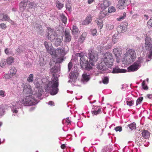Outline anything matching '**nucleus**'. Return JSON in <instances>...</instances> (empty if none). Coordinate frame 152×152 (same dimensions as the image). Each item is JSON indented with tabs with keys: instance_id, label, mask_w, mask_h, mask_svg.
I'll use <instances>...</instances> for the list:
<instances>
[{
	"instance_id": "1",
	"label": "nucleus",
	"mask_w": 152,
	"mask_h": 152,
	"mask_svg": "<svg viewBox=\"0 0 152 152\" xmlns=\"http://www.w3.org/2000/svg\"><path fill=\"white\" fill-rule=\"evenodd\" d=\"M77 56L80 57V63L81 67L86 70H89L91 69L92 66H95L98 59V54L96 51L92 48L88 50V58L89 61L86 60L85 57L83 56L82 53H78Z\"/></svg>"
},
{
	"instance_id": "2",
	"label": "nucleus",
	"mask_w": 152,
	"mask_h": 152,
	"mask_svg": "<svg viewBox=\"0 0 152 152\" xmlns=\"http://www.w3.org/2000/svg\"><path fill=\"white\" fill-rule=\"evenodd\" d=\"M55 66H52L50 69V72L53 73V76L54 77L52 81H49L48 84L45 86V89L46 91L53 95L56 94L58 92V78L56 75L55 74L59 71V64L55 63Z\"/></svg>"
},
{
	"instance_id": "3",
	"label": "nucleus",
	"mask_w": 152,
	"mask_h": 152,
	"mask_svg": "<svg viewBox=\"0 0 152 152\" xmlns=\"http://www.w3.org/2000/svg\"><path fill=\"white\" fill-rule=\"evenodd\" d=\"M101 60L108 65V68L112 66L114 61L112 54L109 52L105 53Z\"/></svg>"
},
{
	"instance_id": "4",
	"label": "nucleus",
	"mask_w": 152,
	"mask_h": 152,
	"mask_svg": "<svg viewBox=\"0 0 152 152\" xmlns=\"http://www.w3.org/2000/svg\"><path fill=\"white\" fill-rule=\"evenodd\" d=\"M22 104L25 106H31L38 103L37 100L32 96H26L21 101Z\"/></svg>"
},
{
	"instance_id": "5",
	"label": "nucleus",
	"mask_w": 152,
	"mask_h": 152,
	"mask_svg": "<svg viewBox=\"0 0 152 152\" xmlns=\"http://www.w3.org/2000/svg\"><path fill=\"white\" fill-rule=\"evenodd\" d=\"M79 71L77 67L75 66L72 68L71 72L69 75V78L70 79L68 81L69 83L72 82L73 80L75 81L79 76Z\"/></svg>"
},
{
	"instance_id": "6",
	"label": "nucleus",
	"mask_w": 152,
	"mask_h": 152,
	"mask_svg": "<svg viewBox=\"0 0 152 152\" xmlns=\"http://www.w3.org/2000/svg\"><path fill=\"white\" fill-rule=\"evenodd\" d=\"M136 54L135 51L133 49L128 50L127 56H125V59L127 61V63H130L133 61V60L136 58Z\"/></svg>"
},
{
	"instance_id": "7",
	"label": "nucleus",
	"mask_w": 152,
	"mask_h": 152,
	"mask_svg": "<svg viewBox=\"0 0 152 152\" xmlns=\"http://www.w3.org/2000/svg\"><path fill=\"white\" fill-rule=\"evenodd\" d=\"M145 48L146 50H150V53L149 56V58H151L152 56V40L151 38L147 37L145 39Z\"/></svg>"
},
{
	"instance_id": "8",
	"label": "nucleus",
	"mask_w": 152,
	"mask_h": 152,
	"mask_svg": "<svg viewBox=\"0 0 152 152\" xmlns=\"http://www.w3.org/2000/svg\"><path fill=\"white\" fill-rule=\"evenodd\" d=\"M48 38L50 41L52 42L58 36L57 33L53 30L49 28L48 31Z\"/></svg>"
},
{
	"instance_id": "9",
	"label": "nucleus",
	"mask_w": 152,
	"mask_h": 152,
	"mask_svg": "<svg viewBox=\"0 0 152 152\" xmlns=\"http://www.w3.org/2000/svg\"><path fill=\"white\" fill-rule=\"evenodd\" d=\"M68 50V47L67 46H64V48H58L57 49L54 50V52L53 55L54 56V57H56L58 55L59 53L60 55H62L63 53H65Z\"/></svg>"
},
{
	"instance_id": "10",
	"label": "nucleus",
	"mask_w": 152,
	"mask_h": 152,
	"mask_svg": "<svg viewBox=\"0 0 152 152\" xmlns=\"http://www.w3.org/2000/svg\"><path fill=\"white\" fill-rule=\"evenodd\" d=\"M130 0H119L117 5V7L119 9H123L126 6L130 4Z\"/></svg>"
},
{
	"instance_id": "11",
	"label": "nucleus",
	"mask_w": 152,
	"mask_h": 152,
	"mask_svg": "<svg viewBox=\"0 0 152 152\" xmlns=\"http://www.w3.org/2000/svg\"><path fill=\"white\" fill-rule=\"evenodd\" d=\"M44 45L47 52L50 53L51 55H53L54 52V49L50 43L48 42L47 41H45L44 42Z\"/></svg>"
},
{
	"instance_id": "12",
	"label": "nucleus",
	"mask_w": 152,
	"mask_h": 152,
	"mask_svg": "<svg viewBox=\"0 0 152 152\" xmlns=\"http://www.w3.org/2000/svg\"><path fill=\"white\" fill-rule=\"evenodd\" d=\"M108 67V65L105 62L102 61H101L100 63L97 65V68L99 70L103 71H106L107 69V67Z\"/></svg>"
},
{
	"instance_id": "13",
	"label": "nucleus",
	"mask_w": 152,
	"mask_h": 152,
	"mask_svg": "<svg viewBox=\"0 0 152 152\" xmlns=\"http://www.w3.org/2000/svg\"><path fill=\"white\" fill-rule=\"evenodd\" d=\"M23 92L28 96H30L32 94V91L31 86L29 85H25L24 86Z\"/></svg>"
},
{
	"instance_id": "14",
	"label": "nucleus",
	"mask_w": 152,
	"mask_h": 152,
	"mask_svg": "<svg viewBox=\"0 0 152 152\" xmlns=\"http://www.w3.org/2000/svg\"><path fill=\"white\" fill-rule=\"evenodd\" d=\"M63 38L62 36H58L53 40L54 45L58 47L61 45L63 40Z\"/></svg>"
},
{
	"instance_id": "15",
	"label": "nucleus",
	"mask_w": 152,
	"mask_h": 152,
	"mask_svg": "<svg viewBox=\"0 0 152 152\" xmlns=\"http://www.w3.org/2000/svg\"><path fill=\"white\" fill-rule=\"evenodd\" d=\"M28 0H24L22 1L20 3V10L22 11L25 10L26 9V7L27 5Z\"/></svg>"
},
{
	"instance_id": "16",
	"label": "nucleus",
	"mask_w": 152,
	"mask_h": 152,
	"mask_svg": "<svg viewBox=\"0 0 152 152\" xmlns=\"http://www.w3.org/2000/svg\"><path fill=\"white\" fill-rule=\"evenodd\" d=\"M140 67L134 63L132 65L128 68L129 72H134L136 71Z\"/></svg>"
},
{
	"instance_id": "17",
	"label": "nucleus",
	"mask_w": 152,
	"mask_h": 152,
	"mask_svg": "<svg viewBox=\"0 0 152 152\" xmlns=\"http://www.w3.org/2000/svg\"><path fill=\"white\" fill-rule=\"evenodd\" d=\"M65 42H69L71 39V36L68 31L65 30L64 32Z\"/></svg>"
},
{
	"instance_id": "18",
	"label": "nucleus",
	"mask_w": 152,
	"mask_h": 152,
	"mask_svg": "<svg viewBox=\"0 0 152 152\" xmlns=\"http://www.w3.org/2000/svg\"><path fill=\"white\" fill-rule=\"evenodd\" d=\"M90 79V75L87 74H84L82 75L81 80L83 83H85L88 81Z\"/></svg>"
},
{
	"instance_id": "19",
	"label": "nucleus",
	"mask_w": 152,
	"mask_h": 152,
	"mask_svg": "<svg viewBox=\"0 0 152 152\" xmlns=\"http://www.w3.org/2000/svg\"><path fill=\"white\" fill-rule=\"evenodd\" d=\"M110 3L107 0H104L103 3L101 4V7L102 10H105L106 8L109 6Z\"/></svg>"
},
{
	"instance_id": "20",
	"label": "nucleus",
	"mask_w": 152,
	"mask_h": 152,
	"mask_svg": "<svg viewBox=\"0 0 152 152\" xmlns=\"http://www.w3.org/2000/svg\"><path fill=\"white\" fill-rule=\"evenodd\" d=\"M126 70L124 69H121L118 68V67H115L113 68L112 72L113 73H124L126 72Z\"/></svg>"
},
{
	"instance_id": "21",
	"label": "nucleus",
	"mask_w": 152,
	"mask_h": 152,
	"mask_svg": "<svg viewBox=\"0 0 152 152\" xmlns=\"http://www.w3.org/2000/svg\"><path fill=\"white\" fill-rule=\"evenodd\" d=\"M121 49L117 48L113 49V53L116 58H119L121 56Z\"/></svg>"
},
{
	"instance_id": "22",
	"label": "nucleus",
	"mask_w": 152,
	"mask_h": 152,
	"mask_svg": "<svg viewBox=\"0 0 152 152\" xmlns=\"http://www.w3.org/2000/svg\"><path fill=\"white\" fill-rule=\"evenodd\" d=\"M91 15H89L87 16L86 19L84 20L83 24L84 25L88 24L91 22Z\"/></svg>"
},
{
	"instance_id": "23",
	"label": "nucleus",
	"mask_w": 152,
	"mask_h": 152,
	"mask_svg": "<svg viewBox=\"0 0 152 152\" xmlns=\"http://www.w3.org/2000/svg\"><path fill=\"white\" fill-rule=\"evenodd\" d=\"M17 70L14 67L12 68L10 70V74L9 76V77L8 78H11L13 75H15L16 72Z\"/></svg>"
},
{
	"instance_id": "24",
	"label": "nucleus",
	"mask_w": 152,
	"mask_h": 152,
	"mask_svg": "<svg viewBox=\"0 0 152 152\" xmlns=\"http://www.w3.org/2000/svg\"><path fill=\"white\" fill-rule=\"evenodd\" d=\"M142 134V136L146 139L150 137V133L147 130H144Z\"/></svg>"
},
{
	"instance_id": "25",
	"label": "nucleus",
	"mask_w": 152,
	"mask_h": 152,
	"mask_svg": "<svg viewBox=\"0 0 152 152\" xmlns=\"http://www.w3.org/2000/svg\"><path fill=\"white\" fill-rule=\"evenodd\" d=\"M9 19L8 16L4 14H0V20L2 21H6Z\"/></svg>"
},
{
	"instance_id": "26",
	"label": "nucleus",
	"mask_w": 152,
	"mask_h": 152,
	"mask_svg": "<svg viewBox=\"0 0 152 152\" xmlns=\"http://www.w3.org/2000/svg\"><path fill=\"white\" fill-rule=\"evenodd\" d=\"M79 32V31L77 26H73L72 30V34L75 35H76L78 34Z\"/></svg>"
},
{
	"instance_id": "27",
	"label": "nucleus",
	"mask_w": 152,
	"mask_h": 152,
	"mask_svg": "<svg viewBox=\"0 0 152 152\" xmlns=\"http://www.w3.org/2000/svg\"><path fill=\"white\" fill-rule=\"evenodd\" d=\"M101 108L100 107L97 110H92L91 112L92 114L95 115H97L98 114L101 113Z\"/></svg>"
},
{
	"instance_id": "28",
	"label": "nucleus",
	"mask_w": 152,
	"mask_h": 152,
	"mask_svg": "<svg viewBox=\"0 0 152 152\" xmlns=\"http://www.w3.org/2000/svg\"><path fill=\"white\" fill-rule=\"evenodd\" d=\"M127 126L131 130H135L136 128V124L135 123H133L130 124L128 125Z\"/></svg>"
},
{
	"instance_id": "29",
	"label": "nucleus",
	"mask_w": 152,
	"mask_h": 152,
	"mask_svg": "<svg viewBox=\"0 0 152 152\" xmlns=\"http://www.w3.org/2000/svg\"><path fill=\"white\" fill-rule=\"evenodd\" d=\"M43 92V90L41 89L40 90H38L36 91L35 95L38 98H40L41 97Z\"/></svg>"
},
{
	"instance_id": "30",
	"label": "nucleus",
	"mask_w": 152,
	"mask_h": 152,
	"mask_svg": "<svg viewBox=\"0 0 152 152\" xmlns=\"http://www.w3.org/2000/svg\"><path fill=\"white\" fill-rule=\"evenodd\" d=\"M14 58L12 57L11 56L6 59L7 63L8 64H11L13 62Z\"/></svg>"
},
{
	"instance_id": "31",
	"label": "nucleus",
	"mask_w": 152,
	"mask_h": 152,
	"mask_svg": "<svg viewBox=\"0 0 152 152\" xmlns=\"http://www.w3.org/2000/svg\"><path fill=\"white\" fill-rule=\"evenodd\" d=\"M34 75L32 74H30L29 75L28 77L27 78V81L29 83L32 82L33 81Z\"/></svg>"
},
{
	"instance_id": "32",
	"label": "nucleus",
	"mask_w": 152,
	"mask_h": 152,
	"mask_svg": "<svg viewBox=\"0 0 152 152\" xmlns=\"http://www.w3.org/2000/svg\"><path fill=\"white\" fill-rule=\"evenodd\" d=\"M56 5L57 7L59 9H61L64 6L63 4L60 2L59 1H57L56 2Z\"/></svg>"
},
{
	"instance_id": "33",
	"label": "nucleus",
	"mask_w": 152,
	"mask_h": 152,
	"mask_svg": "<svg viewBox=\"0 0 152 152\" xmlns=\"http://www.w3.org/2000/svg\"><path fill=\"white\" fill-rule=\"evenodd\" d=\"M61 19L62 22L64 24L66 23L67 22V18L64 15H60Z\"/></svg>"
},
{
	"instance_id": "34",
	"label": "nucleus",
	"mask_w": 152,
	"mask_h": 152,
	"mask_svg": "<svg viewBox=\"0 0 152 152\" xmlns=\"http://www.w3.org/2000/svg\"><path fill=\"white\" fill-rule=\"evenodd\" d=\"M83 34H82L79 38L78 39V41L79 44H81L82 43L84 40L85 37L84 36H83Z\"/></svg>"
},
{
	"instance_id": "35",
	"label": "nucleus",
	"mask_w": 152,
	"mask_h": 152,
	"mask_svg": "<svg viewBox=\"0 0 152 152\" xmlns=\"http://www.w3.org/2000/svg\"><path fill=\"white\" fill-rule=\"evenodd\" d=\"M42 86L40 84L37 82V83L36 84V88L35 89L36 91H37L38 90H40L41 89H42Z\"/></svg>"
},
{
	"instance_id": "36",
	"label": "nucleus",
	"mask_w": 152,
	"mask_h": 152,
	"mask_svg": "<svg viewBox=\"0 0 152 152\" xmlns=\"http://www.w3.org/2000/svg\"><path fill=\"white\" fill-rule=\"evenodd\" d=\"M97 24L98 27L100 28V29H101L103 26V24L102 23V20L101 19H99V21H97Z\"/></svg>"
},
{
	"instance_id": "37",
	"label": "nucleus",
	"mask_w": 152,
	"mask_h": 152,
	"mask_svg": "<svg viewBox=\"0 0 152 152\" xmlns=\"http://www.w3.org/2000/svg\"><path fill=\"white\" fill-rule=\"evenodd\" d=\"M143 99V97L141 96L139 97L136 101V105H137L138 104H140L142 102Z\"/></svg>"
},
{
	"instance_id": "38",
	"label": "nucleus",
	"mask_w": 152,
	"mask_h": 152,
	"mask_svg": "<svg viewBox=\"0 0 152 152\" xmlns=\"http://www.w3.org/2000/svg\"><path fill=\"white\" fill-rule=\"evenodd\" d=\"M66 7L68 10H71V4L69 2H67L66 4Z\"/></svg>"
},
{
	"instance_id": "39",
	"label": "nucleus",
	"mask_w": 152,
	"mask_h": 152,
	"mask_svg": "<svg viewBox=\"0 0 152 152\" xmlns=\"http://www.w3.org/2000/svg\"><path fill=\"white\" fill-rule=\"evenodd\" d=\"M115 7H111L108 8V12L109 13L115 12Z\"/></svg>"
},
{
	"instance_id": "40",
	"label": "nucleus",
	"mask_w": 152,
	"mask_h": 152,
	"mask_svg": "<svg viewBox=\"0 0 152 152\" xmlns=\"http://www.w3.org/2000/svg\"><path fill=\"white\" fill-rule=\"evenodd\" d=\"M142 59L141 58H139L134 63L137 64L139 67H140V64L142 62Z\"/></svg>"
},
{
	"instance_id": "41",
	"label": "nucleus",
	"mask_w": 152,
	"mask_h": 152,
	"mask_svg": "<svg viewBox=\"0 0 152 152\" xmlns=\"http://www.w3.org/2000/svg\"><path fill=\"white\" fill-rule=\"evenodd\" d=\"M142 88L144 90H148V87L147 85H146L145 83V81L144 80L142 83Z\"/></svg>"
},
{
	"instance_id": "42",
	"label": "nucleus",
	"mask_w": 152,
	"mask_h": 152,
	"mask_svg": "<svg viewBox=\"0 0 152 152\" xmlns=\"http://www.w3.org/2000/svg\"><path fill=\"white\" fill-rule=\"evenodd\" d=\"M37 31L40 35L42 36L43 35L44 31L42 27H40L39 29H38Z\"/></svg>"
},
{
	"instance_id": "43",
	"label": "nucleus",
	"mask_w": 152,
	"mask_h": 152,
	"mask_svg": "<svg viewBox=\"0 0 152 152\" xmlns=\"http://www.w3.org/2000/svg\"><path fill=\"white\" fill-rule=\"evenodd\" d=\"M100 126L99 125H94L92 127V128L93 129L96 131H98V129L100 128Z\"/></svg>"
},
{
	"instance_id": "44",
	"label": "nucleus",
	"mask_w": 152,
	"mask_h": 152,
	"mask_svg": "<svg viewBox=\"0 0 152 152\" xmlns=\"http://www.w3.org/2000/svg\"><path fill=\"white\" fill-rule=\"evenodd\" d=\"M6 59H2L0 63V66L1 67H3L6 64Z\"/></svg>"
},
{
	"instance_id": "45",
	"label": "nucleus",
	"mask_w": 152,
	"mask_h": 152,
	"mask_svg": "<svg viewBox=\"0 0 152 152\" xmlns=\"http://www.w3.org/2000/svg\"><path fill=\"white\" fill-rule=\"evenodd\" d=\"M126 17V13L124 12L122 16H121L119 18H117V20L118 21H120L122 20Z\"/></svg>"
},
{
	"instance_id": "46",
	"label": "nucleus",
	"mask_w": 152,
	"mask_h": 152,
	"mask_svg": "<svg viewBox=\"0 0 152 152\" xmlns=\"http://www.w3.org/2000/svg\"><path fill=\"white\" fill-rule=\"evenodd\" d=\"M11 110L13 113H16L18 112V110H16V106L14 105H12V107L11 108Z\"/></svg>"
},
{
	"instance_id": "47",
	"label": "nucleus",
	"mask_w": 152,
	"mask_h": 152,
	"mask_svg": "<svg viewBox=\"0 0 152 152\" xmlns=\"http://www.w3.org/2000/svg\"><path fill=\"white\" fill-rule=\"evenodd\" d=\"M134 102L133 100H131L129 101L128 100L127 101V105L129 106H132L134 104Z\"/></svg>"
},
{
	"instance_id": "48",
	"label": "nucleus",
	"mask_w": 152,
	"mask_h": 152,
	"mask_svg": "<svg viewBox=\"0 0 152 152\" xmlns=\"http://www.w3.org/2000/svg\"><path fill=\"white\" fill-rule=\"evenodd\" d=\"M34 5V3L33 2H31L30 1H28L27 5L28 6L29 8V9L32 8Z\"/></svg>"
},
{
	"instance_id": "49",
	"label": "nucleus",
	"mask_w": 152,
	"mask_h": 152,
	"mask_svg": "<svg viewBox=\"0 0 152 152\" xmlns=\"http://www.w3.org/2000/svg\"><path fill=\"white\" fill-rule=\"evenodd\" d=\"M4 108L0 107V116L3 115L4 113Z\"/></svg>"
},
{
	"instance_id": "50",
	"label": "nucleus",
	"mask_w": 152,
	"mask_h": 152,
	"mask_svg": "<svg viewBox=\"0 0 152 152\" xmlns=\"http://www.w3.org/2000/svg\"><path fill=\"white\" fill-rule=\"evenodd\" d=\"M103 83L104 84H107L108 83V78L107 77H105L104 78L102 81Z\"/></svg>"
},
{
	"instance_id": "51",
	"label": "nucleus",
	"mask_w": 152,
	"mask_h": 152,
	"mask_svg": "<svg viewBox=\"0 0 152 152\" xmlns=\"http://www.w3.org/2000/svg\"><path fill=\"white\" fill-rule=\"evenodd\" d=\"M147 25L149 28L152 27V20L150 19L147 23Z\"/></svg>"
},
{
	"instance_id": "52",
	"label": "nucleus",
	"mask_w": 152,
	"mask_h": 152,
	"mask_svg": "<svg viewBox=\"0 0 152 152\" xmlns=\"http://www.w3.org/2000/svg\"><path fill=\"white\" fill-rule=\"evenodd\" d=\"M115 130L116 132L119 131L121 132L122 130V127L121 126L116 127L115 128Z\"/></svg>"
},
{
	"instance_id": "53",
	"label": "nucleus",
	"mask_w": 152,
	"mask_h": 152,
	"mask_svg": "<svg viewBox=\"0 0 152 152\" xmlns=\"http://www.w3.org/2000/svg\"><path fill=\"white\" fill-rule=\"evenodd\" d=\"M73 66L72 63L70 62L68 64V71H70Z\"/></svg>"
},
{
	"instance_id": "54",
	"label": "nucleus",
	"mask_w": 152,
	"mask_h": 152,
	"mask_svg": "<svg viewBox=\"0 0 152 152\" xmlns=\"http://www.w3.org/2000/svg\"><path fill=\"white\" fill-rule=\"evenodd\" d=\"M106 27L107 29L110 30L113 28L114 26L113 25L108 24L107 25Z\"/></svg>"
},
{
	"instance_id": "55",
	"label": "nucleus",
	"mask_w": 152,
	"mask_h": 152,
	"mask_svg": "<svg viewBox=\"0 0 152 152\" xmlns=\"http://www.w3.org/2000/svg\"><path fill=\"white\" fill-rule=\"evenodd\" d=\"M0 27L2 29H5L7 28V26L5 24L3 23L0 24Z\"/></svg>"
},
{
	"instance_id": "56",
	"label": "nucleus",
	"mask_w": 152,
	"mask_h": 152,
	"mask_svg": "<svg viewBox=\"0 0 152 152\" xmlns=\"http://www.w3.org/2000/svg\"><path fill=\"white\" fill-rule=\"evenodd\" d=\"M112 40L114 43H115L117 41V39L116 38L115 35H113L112 37Z\"/></svg>"
},
{
	"instance_id": "57",
	"label": "nucleus",
	"mask_w": 152,
	"mask_h": 152,
	"mask_svg": "<svg viewBox=\"0 0 152 152\" xmlns=\"http://www.w3.org/2000/svg\"><path fill=\"white\" fill-rule=\"evenodd\" d=\"M63 60V58H59L57 59L56 60V63H57L58 64V63H61Z\"/></svg>"
},
{
	"instance_id": "58",
	"label": "nucleus",
	"mask_w": 152,
	"mask_h": 152,
	"mask_svg": "<svg viewBox=\"0 0 152 152\" xmlns=\"http://www.w3.org/2000/svg\"><path fill=\"white\" fill-rule=\"evenodd\" d=\"M91 32L93 36H94L96 35L97 32L96 30V29L91 30Z\"/></svg>"
},
{
	"instance_id": "59",
	"label": "nucleus",
	"mask_w": 152,
	"mask_h": 152,
	"mask_svg": "<svg viewBox=\"0 0 152 152\" xmlns=\"http://www.w3.org/2000/svg\"><path fill=\"white\" fill-rule=\"evenodd\" d=\"M35 28L37 30V31L38 29H39L40 27H42L39 24H36L34 26Z\"/></svg>"
},
{
	"instance_id": "60",
	"label": "nucleus",
	"mask_w": 152,
	"mask_h": 152,
	"mask_svg": "<svg viewBox=\"0 0 152 152\" xmlns=\"http://www.w3.org/2000/svg\"><path fill=\"white\" fill-rule=\"evenodd\" d=\"M10 49L8 48H7L5 50V53L7 54H9L10 53Z\"/></svg>"
},
{
	"instance_id": "61",
	"label": "nucleus",
	"mask_w": 152,
	"mask_h": 152,
	"mask_svg": "<svg viewBox=\"0 0 152 152\" xmlns=\"http://www.w3.org/2000/svg\"><path fill=\"white\" fill-rule=\"evenodd\" d=\"M4 91L3 90L0 91V96L2 97H4L5 96L4 95Z\"/></svg>"
},
{
	"instance_id": "62",
	"label": "nucleus",
	"mask_w": 152,
	"mask_h": 152,
	"mask_svg": "<svg viewBox=\"0 0 152 152\" xmlns=\"http://www.w3.org/2000/svg\"><path fill=\"white\" fill-rule=\"evenodd\" d=\"M111 47V45L109 43L107 44V45H106L104 46L105 48L107 49H110Z\"/></svg>"
},
{
	"instance_id": "63",
	"label": "nucleus",
	"mask_w": 152,
	"mask_h": 152,
	"mask_svg": "<svg viewBox=\"0 0 152 152\" xmlns=\"http://www.w3.org/2000/svg\"><path fill=\"white\" fill-rule=\"evenodd\" d=\"M16 51L19 54L22 52V50L21 48H18L16 50Z\"/></svg>"
},
{
	"instance_id": "64",
	"label": "nucleus",
	"mask_w": 152,
	"mask_h": 152,
	"mask_svg": "<svg viewBox=\"0 0 152 152\" xmlns=\"http://www.w3.org/2000/svg\"><path fill=\"white\" fill-rule=\"evenodd\" d=\"M99 107L97 106H94L92 110H97Z\"/></svg>"
}]
</instances>
